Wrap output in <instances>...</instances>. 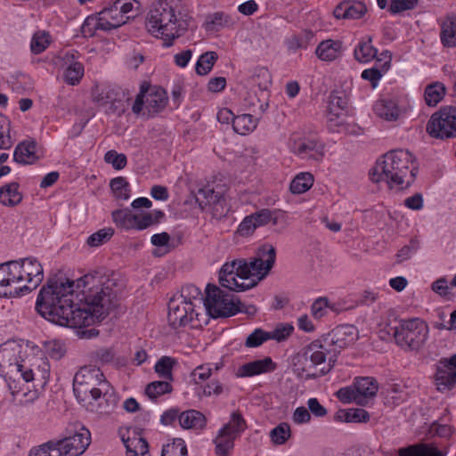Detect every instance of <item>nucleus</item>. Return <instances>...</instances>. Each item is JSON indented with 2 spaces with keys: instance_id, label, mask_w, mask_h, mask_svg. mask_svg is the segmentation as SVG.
<instances>
[{
  "instance_id": "f03ea898",
  "label": "nucleus",
  "mask_w": 456,
  "mask_h": 456,
  "mask_svg": "<svg viewBox=\"0 0 456 456\" xmlns=\"http://www.w3.org/2000/svg\"><path fill=\"white\" fill-rule=\"evenodd\" d=\"M73 390L81 402H88L92 411L107 414L114 409L116 400L110 384L96 366H84L76 373Z\"/></svg>"
},
{
  "instance_id": "338daca9",
  "label": "nucleus",
  "mask_w": 456,
  "mask_h": 456,
  "mask_svg": "<svg viewBox=\"0 0 456 456\" xmlns=\"http://www.w3.org/2000/svg\"><path fill=\"white\" fill-rule=\"evenodd\" d=\"M45 348L49 356L56 360L61 358L65 354L62 344L56 340L46 343Z\"/></svg>"
},
{
  "instance_id": "a878e982",
  "label": "nucleus",
  "mask_w": 456,
  "mask_h": 456,
  "mask_svg": "<svg viewBox=\"0 0 456 456\" xmlns=\"http://www.w3.org/2000/svg\"><path fill=\"white\" fill-rule=\"evenodd\" d=\"M275 369L276 364L273 362L271 357H265L243 364L240 367L239 373L240 377H252L273 371Z\"/></svg>"
},
{
  "instance_id": "ddd939ff",
  "label": "nucleus",
  "mask_w": 456,
  "mask_h": 456,
  "mask_svg": "<svg viewBox=\"0 0 456 456\" xmlns=\"http://www.w3.org/2000/svg\"><path fill=\"white\" fill-rule=\"evenodd\" d=\"M199 311L185 301L174 297L168 303L167 320L175 329L186 326L194 321L199 322Z\"/></svg>"
},
{
  "instance_id": "13d9d810",
  "label": "nucleus",
  "mask_w": 456,
  "mask_h": 456,
  "mask_svg": "<svg viewBox=\"0 0 456 456\" xmlns=\"http://www.w3.org/2000/svg\"><path fill=\"white\" fill-rule=\"evenodd\" d=\"M267 340H270L269 333L262 329H256L248 336L245 346L250 348L257 347Z\"/></svg>"
},
{
  "instance_id": "bf43d9fd",
  "label": "nucleus",
  "mask_w": 456,
  "mask_h": 456,
  "mask_svg": "<svg viewBox=\"0 0 456 456\" xmlns=\"http://www.w3.org/2000/svg\"><path fill=\"white\" fill-rule=\"evenodd\" d=\"M328 125L331 131L340 133L344 130L346 126V114L328 111L327 114Z\"/></svg>"
},
{
  "instance_id": "49530a36",
  "label": "nucleus",
  "mask_w": 456,
  "mask_h": 456,
  "mask_svg": "<svg viewBox=\"0 0 456 456\" xmlns=\"http://www.w3.org/2000/svg\"><path fill=\"white\" fill-rule=\"evenodd\" d=\"M50 34L44 30L37 31L31 39L30 50L34 54L43 53L50 45Z\"/></svg>"
},
{
  "instance_id": "6e6d98bb",
  "label": "nucleus",
  "mask_w": 456,
  "mask_h": 456,
  "mask_svg": "<svg viewBox=\"0 0 456 456\" xmlns=\"http://www.w3.org/2000/svg\"><path fill=\"white\" fill-rule=\"evenodd\" d=\"M270 436L275 444H282L290 436V428L287 423H281L272 429Z\"/></svg>"
},
{
  "instance_id": "a19ab883",
  "label": "nucleus",
  "mask_w": 456,
  "mask_h": 456,
  "mask_svg": "<svg viewBox=\"0 0 456 456\" xmlns=\"http://www.w3.org/2000/svg\"><path fill=\"white\" fill-rule=\"evenodd\" d=\"M314 175L309 172L300 173L290 183V191L293 194H301L307 191L314 184Z\"/></svg>"
},
{
  "instance_id": "79ce46f5",
  "label": "nucleus",
  "mask_w": 456,
  "mask_h": 456,
  "mask_svg": "<svg viewBox=\"0 0 456 456\" xmlns=\"http://www.w3.org/2000/svg\"><path fill=\"white\" fill-rule=\"evenodd\" d=\"M176 363L177 362L175 358L170 356H162L156 362L154 370L160 378L168 381H173L172 370Z\"/></svg>"
},
{
  "instance_id": "0e129e2a",
  "label": "nucleus",
  "mask_w": 456,
  "mask_h": 456,
  "mask_svg": "<svg viewBox=\"0 0 456 456\" xmlns=\"http://www.w3.org/2000/svg\"><path fill=\"white\" fill-rule=\"evenodd\" d=\"M387 71L386 69H378V68H371L364 69L362 72L361 77L364 80L370 81L371 84V86L375 88L382 77L383 74Z\"/></svg>"
},
{
  "instance_id": "4d7b16f0",
  "label": "nucleus",
  "mask_w": 456,
  "mask_h": 456,
  "mask_svg": "<svg viewBox=\"0 0 456 456\" xmlns=\"http://www.w3.org/2000/svg\"><path fill=\"white\" fill-rule=\"evenodd\" d=\"M112 218L118 225L126 229H133L135 215L126 210H116L112 213Z\"/></svg>"
},
{
  "instance_id": "cd10ccee",
  "label": "nucleus",
  "mask_w": 456,
  "mask_h": 456,
  "mask_svg": "<svg viewBox=\"0 0 456 456\" xmlns=\"http://www.w3.org/2000/svg\"><path fill=\"white\" fill-rule=\"evenodd\" d=\"M179 423L184 429L202 430L207 425V419L199 411L188 410L179 415Z\"/></svg>"
},
{
  "instance_id": "7c9ffc66",
  "label": "nucleus",
  "mask_w": 456,
  "mask_h": 456,
  "mask_svg": "<svg viewBox=\"0 0 456 456\" xmlns=\"http://www.w3.org/2000/svg\"><path fill=\"white\" fill-rule=\"evenodd\" d=\"M227 428H222L214 440L217 456H227L234 446L236 436L226 432Z\"/></svg>"
},
{
  "instance_id": "6e6552de",
  "label": "nucleus",
  "mask_w": 456,
  "mask_h": 456,
  "mask_svg": "<svg viewBox=\"0 0 456 456\" xmlns=\"http://www.w3.org/2000/svg\"><path fill=\"white\" fill-rule=\"evenodd\" d=\"M239 299L222 290L216 285L208 284L204 302L205 310L214 318L228 317L243 311Z\"/></svg>"
},
{
  "instance_id": "c756f323",
  "label": "nucleus",
  "mask_w": 456,
  "mask_h": 456,
  "mask_svg": "<svg viewBox=\"0 0 456 456\" xmlns=\"http://www.w3.org/2000/svg\"><path fill=\"white\" fill-rule=\"evenodd\" d=\"M182 301H185L198 311L204 307L205 297H203L200 289L192 284H187L181 289L179 296H176Z\"/></svg>"
},
{
  "instance_id": "3c124183",
  "label": "nucleus",
  "mask_w": 456,
  "mask_h": 456,
  "mask_svg": "<svg viewBox=\"0 0 456 456\" xmlns=\"http://www.w3.org/2000/svg\"><path fill=\"white\" fill-rule=\"evenodd\" d=\"M161 456H188L185 442L182 438L174 439L163 447Z\"/></svg>"
},
{
  "instance_id": "e433bc0d",
  "label": "nucleus",
  "mask_w": 456,
  "mask_h": 456,
  "mask_svg": "<svg viewBox=\"0 0 456 456\" xmlns=\"http://www.w3.org/2000/svg\"><path fill=\"white\" fill-rule=\"evenodd\" d=\"M19 184L11 183L0 189V202L8 207H13L20 203L22 200L21 193L18 191Z\"/></svg>"
},
{
  "instance_id": "f704fd0d",
  "label": "nucleus",
  "mask_w": 456,
  "mask_h": 456,
  "mask_svg": "<svg viewBox=\"0 0 456 456\" xmlns=\"http://www.w3.org/2000/svg\"><path fill=\"white\" fill-rule=\"evenodd\" d=\"M371 37L367 40H362L358 43L354 51V56L358 62L367 63L377 56V49L371 44Z\"/></svg>"
},
{
  "instance_id": "f257e3e1",
  "label": "nucleus",
  "mask_w": 456,
  "mask_h": 456,
  "mask_svg": "<svg viewBox=\"0 0 456 456\" xmlns=\"http://www.w3.org/2000/svg\"><path fill=\"white\" fill-rule=\"evenodd\" d=\"M117 301L116 283L102 276L86 274L76 282L50 278L39 291L36 309L53 323L82 328L105 319Z\"/></svg>"
},
{
  "instance_id": "5fc2aeb1",
  "label": "nucleus",
  "mask_w": 456,
  "mask_h": 456,
  "mask_svg": "<svg viewBox=\"0 0 456 456\" xmlns=\"http://www.w3.org/2000/svg\"><path fill=\"white\" fill-rule=\"evenodd\" d=\"M336 395L344 403L354 402L359 405L362 404L363 398L357 395L354 385L340 388L337 391Z\"/></svg>"
},
{
  "instance_id": "8fccbe9b",
  "label": "nucleus",
  "mask_w": 456,
  "mask_h": 456,
  "mask_svg": "<svg viewBox=\"0 0 456 456\" xmlns=\"http://www.w3.org/2000/svg\"><path fill=\"white\" fill-rule=\"evenodd\" d=\"M83 76L84 66L78 61L69 64L64 72L65 82L71 86L78 84Z\"/></svg>"
},
{
  "instance_id": "0eeeda50",
  "label": "nucleus",
  "mask_w": 456,
  "mask_h": 456,
  "mask_svg": "<svg viewBox=\"0 0 456 456\" xmlns=\"http://www.w3.org/2000/svg\"><path fill=\"white\" fill-rule=\"evenodd\" d=\"M275 258L274 247L265 244L257 249L256 256L250 258L249 261L240 259V263L242 264L240 275L246 282H256V286L273 268Z\"/></svg>"
},
{
  "instance_id": "9d476101",
  "label": "nucleus",
  "mask_w": 456,
  "mask_h": 456,
  "mask_svg": "<svg viewBox=\"0 0 456 456\" xmlns=\"http://www.w3.org/2000/svg\"><path fill=\"white\" fill-rule=\"evenodd\" d=\"M167 103V93L160 87L150 88L148 86L142 85L140 93L132 106L134 114H139L143 105L148 113V117H153L163 110Z\"/></svg>"
},
{
  "instance_id": "4c0bfd02",
  "label": "nucleus",
  "mask_w": 456,
  "mask_h": 456,
  "mask_svg": "<svg viewBox=\"0 0 456 456\" xmlns=\"http://www.w3.org/2000/svg\"><path fill=\"white\" fill-rule=\"evenodd\" d=\"M375 113L386 120H395L399 116V110L392 100H380L374 105Z\"/></svg>"
},
{
  "instance_id": "6ab92c4d",
  "label": "nucleus",
  "mask_w": 456,
  "mask_h": 456,
  "mask_svg": "<svg viewBox=\"0 0 456 456\" xmlns=\"http://www.w3.org/2000/svg\"><path fill=\"white\" fill-rule=\"evenodd\" d=\"M1 270L4 273V281L8 290H12L13 297L29 292L27 284L22 283V274L19 261H10L0 265Z\"/></svg>"
},
{
  "instance_id": "774afa93",
  "label": "nucleus",
  "mask_w": 456,
  "mask_h": 456,
  "mask_svg": "<svg viewBox=\"0 0 456 456\" xmlns=\"http://www.w3.org/2000/svg\"><path fill=\"white\" fill-rule=\"evenodd\" d=\"M93 357L96 362H100L102 363H107L113 360L115 356V352L112 348H99L96 351L93 352Z\"/></svg>"
},
{
  "instance_id": "2eb2a0df",
  "label": "nucleus",
  "mask_w": 456,
  "mask_h": 456,
  "mask_svg": "<svg viewBox=\"0 0 456 456\" xmlns=\"http://www.w3.org/2000/svg\"><path fill=\"white\" fill-rule=\"evenodd\" d=\"M89 444L90 432L84 428L63 439L50 441V446H55L61 456H79Z\"/></svg>"
},
{
  "instance_id": "603ef678",
  "label": "nucleus",
  "mask_w": 456,
  "mask_h": 456,
  "mask_svg": "<svg viewBox=\"0 0 456 456\" xmlns=\"http://www.w3.org/2000/svg\"><path fill=\"white\" fill-rule=\"evenodd\" d=\"M347 99L343 92H333L330 96L328 111H334L346 114Z\"/></svg>"
},
{
  "instance_id": "c03bdc74",
  "label": "nucleus",
  "mask_w": 456,
  "mask_h": 456,
  "mask_svg": "<svg viewBox=\"0 0 456 456\" xmlns=\"http://www.w3.org/2000/svg\"><path fill=\"white\" fill-rule=\"evenodd\" d=\"M218 56L216 52H206L201 54L196 63L195 70L200 76H205L208 74Z\"/></svg>"
},
{
  "instance_id": "09e8293b",
  "label": "nucleus",
  "mask_w": 456,
  "mask_h": 456,
  "mask_svg": "<svg viewBox=\"0 0 456 456\" xmlns=\"http://www.w3.org/2000/svg\"><path fill=\"white\" fill-rule=\"evenodd\" d=\"M101 29L103 31H107L102 20H100V15L97 13L96 15L88 16L84 21L81 32L84 37H93L96 30Z\"/></svg>"
},
{
  "instance_id": "a211bd4d",
  "label": "nucleus",
  "mask_w": 456,
  "mask_h": 456,
  "mask_svg": "<svg viewBox=\"0 0 456 456\" xmlns=\"http://www.w3.org/2000/svg\"><path fill=\"white\" fill-rule=\"evenodd\" d=\"M291 151L301 159L321 162L324 157V146L319 141L309 138L294 140Z\"/></svg>"
},
{
  "instance_id": "37998d69",
  "label": "nucleus",
  "mask_w": 456,
  "mask_h": 456,
  "mask_svg": "<svg viewBox=\"0 0 456 456\" xmlns=\"http://www.w3.org/2000/svg\"><path fill=\"white\" fill-rule=\"evenodd\" d=\"M172 392V386L168 380H158L148 384L145 387V395L151 400H155L160 395Z\"/></svg>"
},
{
  "instance_id": "f8f14e48",
  "label": "nucleus",
  "mask_w": 456,
  "mask_h": 456,
  "mask_svg": "<svg viewBox=\"0 0 456 456\" xmlns=\"http://www.w3.org/2000/svg\"><path fill=\"white\" fill-rule=\"evenodd\" d=\"M19 347L16 346L3 345L0 346V370L5 375L20 374L26 382L34 379L35 372L31 368L19 362Z\"/></svg>"
},
{
  "instance_id": "393cba45",
  "label": "nucleus",
  "mask_w": 456,
  "mask_h": 456,
  "mask_svg": "<svg viewBox=\"0 0 456 456\" xmlns=\"http://www.w3.org/2000/svg\"><path fill=\"white\" fill-rule=\"evenodd\" d=\"M40 157L37 151L35 141H24L19 143L13 153V159L20 164L31 165L37 162Z\"/></svg>"
},
{
  "instance_id": "de8ad7c7",
  "label": "nucleus",
  "mask_w": 456,
  "mask_h": 456,
  "mask_svg": "<svg viewBox=\"0 0 456 456\" xmlns=\"http://www.w3.org/2000/svg\"><path fill=\"white\" fill-rule=\"evenodd\" d=\"M110 186L117 199L123 200L129 199L130 188L129 183L126 178L122 176L113 178L110 183Z\"/></svg>"
},
{
  "instance_id": "58836bf2",
  "label": "nucleus",
  "mask_w": 456,
  "mask_h": 456,
  "mask_svg": "<svg viewBox=\"0 0 456 456\" xmlns=\"http://www.w3.org/2000/svg\"><path fill=\"white\" fill-rule=\"evenodd\" d=\"M258 124V118L251 114H242L233 118V130L240 134L252 132Z\"/></svg>"
},
{
  "instance_id": "e2e57ef3",
  "label": "nucleus",
  "mask_w": 456,
  "mask_h": 456,
  "mask_svg": "<svg viewBox=\"0 0 456 456\" xmlns=\"http://www.w3.org/2000/svg\"><path fill=\"white\" fill-rule=\"evenodd\" d=\"M329 302L327 297H319L312 304L311 306V314L312 316L320 320L328 312Z\"/></svg>"
},
{
  "instance_id": "bb28decb",
  "label": "nucleus",
  "mask_w": 456,
  "mask_h": 456,
  "mask_svg": "<svg viewBox=\"0 0 456 456\" xmlns=\"http://www.w3.org/2000/svg\"><path fill=\"white\" fill-rule=\"evenodd\" d=\"M398 456H445V453L431 443H419L401 448Z\"/></svg>"
},
{
  "instance_id": "72a5a7b5",
  "label": "nucleus",
  "mask_w": 456,
  "mask_h": 456,
  "mask_svg": "<svg viewBox=\"0 0 456 456\" xmlns=\"http://www.w3.org/2000/svg\"><path fill=\"white\" fill-rule=\"evenodd\" d=\"M128 456H150L147 441L141 436H134L123 439Z\"/></svg>"
},
{
  "instance_id": "4468645a",
  "label": "nucleus",
  "mask_w": 456,
  "mask_h": 456,
  "mask_svg": "<svg viewBox=\"0 0 456 456\" xmlns=\"http://www.w3.org/2000/svg\"><path fill=\"white\" fill-rule=\"evenodd\" d=\"M242 264L240 259L225 263L219 273L221 286L233 291H245L256 286V282H246L240 275Z\"/></svg>"
},
{
  "instance_id": "c9c22d12",
  "label": "nucleus",
  "mask_w": 456,
  "mask_h": 456,
  "mask_svg": "<svg viewBox=\"0 0 456 456\" xmlns=\"http://www.w3.org/2000/svg\"><path fill=\"white\" fill-rule=\"evenodd\" d=\"M446 87L441 82H434L425 88L424 99L427 105L436 106L444 97Z\"/></svg>"
},
{
  "instance_id": "412c9836",
  "label": "nucleus",
  "mask_w": 456,
  "mask_h": 456,
  "mask_svg": "<svg viewBox=\"0 0 456 456\" xmlns=\"http://www.w3.org/2000/svg\"><path fill=\"white\" fill-rule=\"evenodd\" d=\"M21 274L27 275V289L32 291L37 289L44 279L41 264L35 258L28 257L19 261Z\"/></svg>"
},
{
  "instance_id": "b1692460",
  "label": "nucleus",
  "mask_w": 456,
  "mask_h": 456,
  "mask_svg": "<svg viewBox=\"0 0 456 456\" xmlns=\"http://www.w3.org/2000/svg\"><path fill=\"white\" fill-rule=\"evenodd\" d=\"M107 31L119 28L129 20L128 16L121 14L116 1L98 12Z\"/></svg>"
},
{
  "instance_id": "dca6fc26",
  "label": "nucleus",
  "mask_w": 456,
  "mask_h": 456,
  "mask_svg": "<svg viewBox=\"0 0 456 456\" xmlns=\"http://www.w3.org/2000/svg\"><path fill=\"white\" fill-rule=\"evenodd\" d=\"M196 202L201 210L208 209L214 216H222L225 208L224 190L206 185L200 188L195 194Z\"/></svg>"
},
{
  "instance_id": "c85d7f7f",
  "label": "nucleus",
  "mask_w": 456,
  "mask_h": 456,
  "mask_svg": "<svg viewBox=\"0 0 456 456\" xmlns=\"http://www.w3.org/2000/svg\"><path fill=\"white\" fill-rule=\"evenodd\" d=\"M357 395L362 396V404L367 403L369 398L374 397L378 392L379 385L375 379L371 377H362L355 379L354 383Z\"/></svg>"
},
{
  "instance_id": "39448f33",
  "label": "nucleus",
  "mask_w": 456,
  "mask_h": 456,
  "mask_svg": "<svg viewBox=\"0 0 456 456\" xmlns=\"http://www.w3.org/2000/svg\"><path fill=\"white\" fill-rule=\"evenodd\" d=\"M337 357L329 338L314 340L305 347L302 355L294 363V371L302 379H317L327 375L333 369Z\"/></svg>"
},
{
  "instance_id": "ea45409f",
  "label": "nucleus",
  "mask_w": 456,
  "mask_h": 456,
  "mask_svg": "<svg viewBox=\"0 0 456 456\" xmlns=\"http://www.w3.org/2000/svg\"><path fill=\"white\" fill-rule=\"evenodd\" d=\"M369 413L363 409L339 410L336 412L335 419L344 422H366Z\"/></svg>"
},
{
  "instance_id": "4be33fe9",
  "label": "nucleus",
  "mask_w": 456,
  "mask_h": 456,
  "mask_svg": "<svg viewBox=\"0 0 456 456\" xmlns=\"http://www.w3.org/2000/svg\"><path fill=\"white\" fill-rule=\"evenodd\" d=\"M367 12L366 5L360 1H343L333 11L336 19L357 20Z\"/></svg>"
},
{
  "instance_id": "20e7f679",
  "label": "nucleus",
  "mask_w": 456,
  "mask_h": 456,
  "mask_svg": "<svg viewBox=\"0 0 456 456\" xmlns=\"http://www.w3.org/2000/svg\"><path fill=\"white\" fill-rule=\"evenodd\" d=\"M191 17L178 12L167 0H156L150 7L145 20V28L153 37L161 38L164 45L170 46L173 41L189 28Z\"/></svg>"
},
{
  "instance_id": "052dcab7",
  "label": "nucleus",
  "mask_w": 456,
  "mask_h": 456,
  "mask_svg": "<svg viewBox=\"0 0 456 456\" xmlns=\"http://www.w3.org/2000/svg\"><path fill=\"white\" fill-rule=\"evenodd\" d=\"M104 160L106 163L111 164L116 170L123 169L127 163L126 156L123 153H118L114 150H110L105 153Z\"/></svg>"
},
{
  "instance_id": "864d4df0",
  "label": "nucleus",
  "mask_w": 456,
  "mask_h": 456,
  "mask_svg": "<svg viewBox=\"0 0 456 456\" xmlns=\"http://www.w3.org/2000/svg\"><path fill=\"white\" fill-rule=\"evenodd\" d=\"M114 234V230L110 227L103 228L90 235L86 243L90 247H98L110 240Z\"/></svg>"
},
{
  "instance_id": "680f3d73",
  "label": "nucleus",
  "mask_w": 456,
  "mask_h": 456,
  "mask_svg": "<svg viewBox=\"0 0 456 456\" xmlns=\"http://www.w3.org/2000/svg\"><path fill=\"white\" fill-rule=\"evenodd\" d=\"M418 4V0H391L389 12L393 14L403 11L412 10Z\"/></svg>"
},
{
  "instance_id": "473e14b6",
  "label": "nucleus",
  "mask_w": 456,
  "mask_h": 456,
  "mask_svg": "<svg viewBox=\"0 0 456 456\" xmlns=\"http://www.w3.org/2000/svg\"><path fill=\"white\" fill-rule=\"evenodd\" d=\"M435 381L438 391L442 393L448 392L456 384V371H450L436 366Z\"/></svg>"
},
{
  "instance_id": "2f4dec72",
  "label": "nucleus",
  "mask_w": 456,
  "mask_h": 456,
  "mask_svg": "<svg viewBox=\"0 0 456 456\" xmlns=\"http://www.w3.org/2000/svg\"><path fill=\"white\" fill-rule=\"evenodd\" d=\"M440 37L445 47L456 46V15L448 16L444 20Z\"/></svg>"
},
{
  "instance_id": "a18cd8bd",
  "label": "nucleus",
  "mask_w": 456,
  "mask_h": 456,
  "mask_svg": "<svg viewBox=\"0 0 456 456\" xmlns=\"http://www.w3.org/2000/svg\"><path fill=\"white\" fill-rule=\"evenodd\" d=\"M223 428H227L225 431L237 437L247 428V423L242 414L235 411L231 414L229 422Z\"/></svg>"
},
{
  "instance_id": "423d86ee",
  "label": "nucleus",
  "mask_w": 456,
  "mask_h": 456,
  "mask_svg": "<svg viewBox=\"0 0 456 456\" xmlns=\"http://www.w3.org/2000/svg\"><path fill=\"white\" fill-rule=\"evenodd\" d=\"M381 331L392 336L396 345L406 351H419L428 337V324L418 318L388 323Z\"/></svg>"
},
{
  "instance_id": "aec40b11",
  "label": "nucleus",
  "mask_w": 456,
  "mask_h": 456,
  "mask_svg": "<svg viewBox=\"0 0 456 456\" xmlns=\"http://www.w3.org/2000/svg\"><path fill=\"white\" fill-rule=\"evenodd\" d=\"M358 338V330L355 326L345 324L338 326L330 334L329 342L338 354L341 349L354 344Z\"/></svg>"
},
{
  "instance_id": "9b49d317",
  "label": "nucleus",
  "mask_w": 456,
  "mask_h": 456,
  "mask_svg": "<svg viewBox=\"0 0 456 456\" xmlns=\"http://www.w3.org/2000/svg\"><path fill=\"white\" fill-rule=\"evenodd\" d=\"M250 84L252 86H257L260 90V94L256 92L248 91L243 97L244 106L253 112L258 110L259 114L264 113L268 108V102H266L265 90L271 84V76L267 69L260 68L250 77Z\"/></svg>"
},
{
  "instance_id": "1a4fd4ad",
  "label": "nucleus",
  "mask_w": 456,
  "mask_h": 456,
  "mask_svg": "<svg viewBox=\"0 0 456 456\" xmlns=\"http://www.w3.org/2000/svg\"><path fill=\"white\" fill-rule=\"evenodd\" d=\"M426 129L434 138L456 137V107L445 106L435 112L428 120Z\"/></svg>"
},
{
  "instance_id": "7ed1b4c3",
  "label": "nucleus",
  "mask_w": 456,
  "mask_h": 456,
  "mask_svg": "<svg viewBox=\"0 0 456 456\" xmlns=\"http://www.w3.org/2000/svg\"><path fill=\"white\" fill-rule=\"evenodd\" d=\"M415 158L405 150H394L382 156L370 171L373 183L386 182L390 189L403 190L414 181L418 167Z\"/></svg>"
},
{
  "instance_id": "f3484780",
  "label": "nucleus",
  "mask_w": 456,
  "mask_h": 456,
  "mask_svg": "<svg viewBox=\"0 0 456 456\" xmlns=\"http://www.w3.org/2000/svg\"><path fill=\"white\" fill-rule=\"evenodd\" d=\"M93 102L99 105H106L110 103L116 110H124V102L129 100V94L121 87L113 86H95L92 89Z\"/></svg>"
},
{
  "instance_id": "69168bd1",
  "label": "nucleus",
  "mask_w": 456,
  "mask_h": 456,
  "mask_svg": "<svg viewBox=\"0 0 456 456\" xmlns=\"http://www.w3.org/2000/svg\"><path fill=\"white\" fill-rule=\"evenodd\" d=\"M293 330V326L287 324L278 326L273 330L267 331V333H269L270 339L281 342L286 340L291 335Z\"/></svg>"
},
{
  "instance_id": "5701e85b",
  "label": "nucleus",
  "mask_w": 456,
  "mask_h": 456,
  "mask_svg": "<svg viewBox=\"0 0 456 456\" xmlns=\"http://www.w3.org/2000/svg\"><path fill=\"white\" fill-rule=\"evenodd\" d=\"M319 60L331 62L339 59L343 54V43L340 40H322L315 49Z\"/></svg>"
}]
</instances>
